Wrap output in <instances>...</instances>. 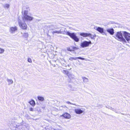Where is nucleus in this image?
Wrapping results in <instances>:
<instances>
[{
    "mask_svg": "<svg viewBox=\"0 0 130 130\" xmlns=\"http://www.w3.org/2000/svg\"><path fill=\"white\" fill-rule=\"evenodd\" d=\"M116 38L119 41L122 42L123 43H126L125 39L123 37L121 31L118 32L116 34Z\"/></svg>",
    "mask_w": 130,
    "mask_h": 130,
    "instance_id": "nucleus-1",
    "label": "nucleus"
},
{
    "mask_svg": "<svg viewBox=\"0 0 130 130\" xmlns=\"http://www.w3.org/2000/svg\"><path fill=\"white\" fill-rule=\"evenodd\" d=\"M80 35L83 37H90L91 39H95V38L96 37V35L94 34L93 35H92L90 33L82 32L80 33L79 34Z\"/></svg>",
    "mask_w": 130,
    "mask_h": 130,
    "instance_id": "nucleus-2",
    "label": "nucleus"
},
{
    "mask_svg": "<svg viewBox=\"0 0 130 130\" xmlns=\"http://www.w3.org/2000/svg\"><path fill=\"white\" fill-rule=\"evenodd\" d=\"M66 35H68L73 39L75 41L78 42L79 41V39L77 37L75 34L74 33H71L69 32H66Z\"/></svg>",
    "mask_w": 130,
    "mask_h": 130,
    "instance_id": "nucleus-3",
    "label": "nucleus"
},
{
    "mask_svg": "<svg viewBox=\"0 0 130 130\" xmlns=\"http://www.w3.org/2000/svg\"><path fill=\"white\" fill-rule=\"evenodd\" d=\"M28 11H24V15L23 17V19L25 20L31 21L32 20L33 18L27 15Z\"/></svg>",
    "mask_w": 130,
    "mask_h": 130,
    "instance_id": "nucleus-4",
    "label": "nucleus"
},
{
    "mask_svg": "<svg viewBox=\"0 0 130 130\" xmlns=\"http://www.w3.org/2000/svg\"><path fill=\"white\" fill-rule=\"evenodd\" d=\"M91 44L92 43L91 41H84L81 43L80 45L82 47H88L90 44Z\"/></svg>",
    "mask_w": 130,
    "mask_h": 130,
    "instance_id": "nucleus-5",
    "label": "nucleus"
},
{
    "mask_svg": "<svg viewBox=\"0 0 130 130\" xmlns=\"http://www.w3.org/2000/svg\"><path fill=\"white\" fill-rule=\"evenodd\" d=\"M123 34L124 37L127 41L130 40V34L126 31H124Z\"/></svg>",
    "mask_w": 130,
    "mask_h": 130,
    "instance_id": "nucleus-6",
    "label": "nucleus"
},
{
    "mask_svg": "<svg viewBox=\"0 0 130 130\" xmlns=\"http://www.w3.org/2000/svg\"><path fill=\"white\" fill-rule=\"evenodd\" d=\"M19 25L21 28L24 30H26L27 28V24L25 23L20 22L19 23Z\"/></svg>",
    "mask_w": 130,
    "mask_h": 130,
    "instance_id": "nucleus-7",
    "label": "nucleus"
},
{
    "mask_svg": "<svg viewBox=\"0 0 130 130\" xmlns=\"http://www.w3.org/2000/svg\"><path fill=\"white\" fill-rule=\"evenodd\" d=\"M60 117L67 119H69L71 118V115L67 112L64 113L62 115L60 116Z\"/></svg>",
    "mask_w": 130,
    "mask_h": 130,
    "instance_id": "nucleus-8",
    "label": "nucleus"
},
{
    "mask_svg": "<svg viewBox=\"0 0 130 130\" xmlns=\"http://www.w3.org/2000/svg\"><path fill=\"white\" fill-rule=\"evenodd\" d=\"M78 48L74 46H71L67 48V50L70 52H74L77 50Z\"/></svg>",
    "mask_w": 130,
    "mask_h": 130,
    "instance_id": "nucleus-9",
    "label": "nucleus"
},
{
    "mask_svg": "<svg viewBox=\"0 0 130 130\" xmlns=\"http://www.w3.org/2000/svg\"><path fill=\"white\" fill-rule=\"evenodd\" d=\"M62 72L64 74L67 75L70 79L73 78L72 75L68 71L64 70Z\"/></svg>",
    "mask_w": 130,
    "mask_h": 130,
    "instance_id": "nucleus-10",
    "label": "nucleus"
},
{
    "mask_svg": "<svg viewBox=\"0 0 130 130\" xmlns=\"http://www.w3.org/2000/svg\"><path fill=\"white\" fill-rule=\"evenodd\" d=\"M77 59H79L82 60H84L85 59V58H82L80 57H70L69 58V60L71 61H72L73 60H76Z\"/></svg>",
    "mask_w": 130,
    "mask_h": 130,
    "instance_id": "nucleus-11",
    "label": "nucleus"
},
{
    "mask_svg": "<svg viewBox=\"0 0 130 130\" xmlns=\"http://www.w3.org/2000/svg\"><path fill=\"white\" fill-rule=\"evenodd\" d=\"M75 112L77 114H80L83 112V111L80 109H75Z\"/></svg>",
    "mask_w": 130,
    "mask_h": 130,
    "instance_id": "nucleus-12",
    "label": "nucleus"
},
{
    "mask_svg": "<svg viewBox=\"0 0 130 130\" xmlns=\"http://www.w3.org/2000/svg\"><path fill=\"white\" fill-rule=\"evenodd\" d=\"M107 31L111 35H113L114 33V30L112 28L107 29Z\"/></svg>",
    "mask_w": 130,
    "mask_h": 130,
    "instance_id": "nucleus-13",
    "label": "nucleus"
},
{
    "mask_svg": "<svg viewBox=\"0 0 130 130\" xmlns=\"http://www.w3.org/2000/svg\"><path fill=\"white\" fill-rule=\"evenodd\" d=\"M17 30V28L16 26L14 27H12L10 28V31L11 33H13Z\"/></svg>",
    "mask_w": 130,
    "mask_h": 130,
    "instance_id": "nucleus-14",
    "label": "nucleus"
},
{
    "mask_svg": "<svg viewBox=\"0 0 130 130\" xmlns=\"http://www.w3.org/2000/svg\"><path fill=\"white\" fill-rule=\"evenodd\" d=\"M96 30L101 33H103L104 32L103 29L100 27H98Z\"/></svg>",
    "mask_w": 130,
    "mask_h": 130,
    "instance_id": "nucleus-15",
    "label": "nucleus"
},
{
    "mask_svg": "<svg viewBox=\"0 0 130 130\" xmlns=\"http://www.w3.org/2000/svg\"><path fill=\"white\" fill-rule=\"evenodd\" d=\"M30 104L33 106H34L35 105V101L33 100H31L29 102Z\"/></svg>",
    "mask_w": 130,
    "mask_h": 130,
    "instance_id": "nucleus-16",
    "label": "nucleus"
},
{
    "mask_svg": "<svg viewBox=\"0 0 130 130\" xmlns=\"http://www.w3.org/2000/svg\"><path fill=\"white\" fill-rule=\"evenodd\" d=\"M52 33L54 34L55 33H56L57 34H60L61 33V32L60 31H53L52 32Z\"/></svg>",
    "mask_w": 130,
    "mask_h": 130,
    "instance_id": "nucleus-17",
    "label": "nucleus"
},
{
    "mask_svg": "<svg viewBox=\"0 0 130 130\" xmlns=\"http://www.w3.org/2000/svg\"><path fill=\"white\" fill-rule=\"evenodd\" d=\"M37 98L40 101H43L44 100L43 97L42 96H38Z\"/></svg>",
    "mask_w": 130,
    "mask_h": 130,
    "instance_id": "nucleus-18",
    "label": "nucleus"
},
{
    "mask_svg": "<svg viewBox=\"0 0 130 130\" xmlns=\"http://www.w3.org/2000/svg\"><path fill=\"white\" fill-rule=\"evenodd\" d=\"M28 33L27 32H25L24 33L23 36L25 38H26L28 37Z\"/></svg>",
    "mask_w": 130,
    "mask_h": 130,
    "instance_id": "nucleus-19",
    "label": "nucleus"
},
{
    "mask_svg": "<svg viewBox=\"0 0 130 130\" xmlns=\"http://www.w3.org/2000/svg\"><path fill=\"white\" fill-rule=\"evenodd\" d=\"M7 81L9 83V84H11L13 82V81L11 79H8L7 80Z\"/></svg>",
    "mask_w": 130,
    "mask_h": 130,
    "instance_id": "nucleus-20",
    "label": "nucleus"
},
{
    "mask_svg": "<svg viewBox=\"0 0 130 130\" xmlns=\"http://www.w3.org/2000/svg\"><path fill=\"white\" fill-rule=\"evenodd\" d=\"M4 51V50L0 48V54H2L3 53Z\"/></svg>",
    "mask_w": 130,
    "mask_h": 130,
    "instance_id": "nucleus-21",
    "label": "nucleus"
},
{
    "mask_svg": "<svg viewBox=\"0 0 130 130\" xmlns=\"http://www.w3.org/2000/svg\"><path fill=\"white\" fill-rule=\"evenodd\" d=\"M28 61L29 62L31 63L32 62V60L30 58H28Z\"/></svg>",
    "mask_w": 130,
    "mask_h": 130,
    "instance_id": "nucleus-22",
    "label": "nucleus"
},
{
    "mask_svg": "<svg viewBox=\"0 0 130 130\" xmlns=\"http://www.w3.org/2000/svg\"><path fill=\"white\" fill-rule=\"evenodd\" d=\"M30 111H33V109L32 108H30Z\"/></svg>",
    "mask_w": 130,
    "mask_h": 130,
    "instance_id": "nucleus-23",
    "label": "nucleus"
},
{
    "mask_svg": "<svg viewBox=\"0 0 130 130\" xmlns=\"http://www.w3.org/2000/svg\"><path fill=\"white\" fill-rule=\"evenodd\" d=\"M83 79L84 80L85 79H87V80L88 79L87 78H86V77H83Z\"/></svg>",
    "mask_w": 130,
    "mask_h": 130,
    "instance_id": "nucleus-24",
    "label": "nucleus"
},
{
    "mask_svg": "<svg viewBox=\"0 0 130 130\" xmlns=\"http://www.w3.org/2000/svg\"><path fill=\"white\" fill-rule=\"evenodd\" d=\"M7 5V7H8L9 6V5Z\"/></svg>",
    "mask_w": 130,
    "mask_h": 130,
    "instance_id": "nucleus-25",
    "label": "nucleus"
}]
</instances>
